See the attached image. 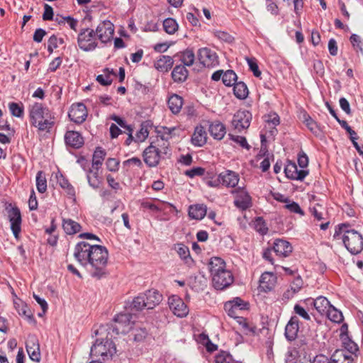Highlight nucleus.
<instances>
[{"instance_id":"f257e3e1","label":"nucleus","mask_w":363,"mask_h":363,"mask_svg":"<svg viewBox=\"0 0 363 363\" xmlns=\"http://www.w3.org/2000/svg\"><path fill=\"white\" fill-rule=\"evenodd\" d=\"M74 257L82 266L89 264V272L93 278L101 279L108 275V252L105 247L80 242L75 246Z\"/></svg>"},{"instance_id":"f03ea898","label":"nucleus","mask_w":363,"mask_h":363,"mask_svg":"<svg viewBox=\"0 0 363 363\" xmlns=\"http://www.w3.org/2000/svg\"><path fill=\"white\" fill-rule=\"evenodd\" d=\"M30 122L40 131L50 132L55 124L54 113L43 103L35 102L28 106Z\"/></svg>"},{"instance_id":"7ed1b4c3","label":"nucleus","mask_w":363,"mask_h":363,"mask_svg":"<svg viewBox=\"0 0 363 363\" xmlns=\"http://www.w3.org/2000/svg\"><path fill=\"white\" fill-rule=\"evenodd\" d=\"M349 225H339L335 231L334 238H341L345 247L352 254L356 255L363 250V238L360 233L355 230H350Z\"/></svg>"},{"instance_id":"20e7f679","label":"nucleus","mask_w":363,"mask_h":363,"mask_svg":"<svg viewBox=\"0 0 363 363\" xmlns=\"http://www.w3.org/2000/svg\"><path fill=\"white\" fill-rule=\"evenodd\" d=\"M111 339L108 335L105 340L97 339L91 347V356L101 357L103 361L111 359L116 353V344Z\"/></svg>"},{"instance_id":"39448f33","label":"nucleus","mask_w":363,"mask_h":363,"mask_svg":"<svg viewBox=\"0 0 363 363\" xmlns=\"http://www.w3.org/2000/svg\"><path fill=\"white\" fill-rule=\"evenodd\" d=\"M164 135L162 136V139L157 138V140L155 141H152L143 151V160L147 166L150 167H156L160 162L162 155L167 154V145L164 147L162 149H160L158 147V146H160V143H163L164 144Z\"/></svg>"},{"instance_id":"423d86ee","label":"nucleus","mask_w":363,"mask_h":363,"mask_svg":"<svg viewBox=\"0 0 363 363\" xmlns=\"http://www.w3.org/2000/svg\"><path fill=\"white\" fill-rule=\"evenodd\" d=\"M133 318V315L130 313L118 314L114 318L113 323L106 329L108 335L113 338L114 335L128 333L133 329L135 323Z\"/></svg>"},{"instance_id":"0eeeda50","label":"nucleus","mask_w":363,"mask_h":363,"mask_svg":"<svg viewBox=\"0 0 363 363\" xmlns=\"http://www.w3.org/2000/svg\"><path fill=\"white\" fill-rule=\"evenodd\" d=\"M95 37V32L93 29L83 28L80 30L77 43L80 49L89 52L95 50L98 46Z\"/></svg>"},{"instance_id":"6e6552de","label":"nucleus","mask_w":363,"mask_h":363,"mask_svg":"<svg viewBox=\"0 0 363 363\" xmlns=\"http://www.w3.org/2000/svg\"><path fill=\"white\" fill-rule=\"evenodd\" d=\"M95 37L102 43H106L111 40L114 33L113 24L110 21H104L96 28Z\"/></svg>"},{"instance_id":"1a4fd4ad","label":"nucleus","mask_w":363,"mask_h":363,"mask_svg":"<svg viewBox=\"0 0 363 363\" xmlns=\"http://www.w3.org/2000/svg\"><path fill=\"white\" fill-rule=\"evenodd\" d=\"M198 59L206 67H213L218 65V55L216 52L208 48H202L198 50Z\"/></svg>"},{"instance_id":"9d476101","label":"nucleus","mask_w":363,"mask_h":363,"mask_svg":"<svg viewBox=\"0 0 363 363\" xmlns=\"http://www.w3.org/2000/svg\"><path fill=\"white\" fill-rule=\"evenodd\" d=\"M251 120L252 113L250 111L246 110H240L234 115L232 121V125L234 126L235 130L238 132H241L242 130L249 128Z\"/></svg>"},{"instance_id":"9b49d317","label":"nucleus","mask_w":363,"mask_h":363,"mask_svg":"<svg viewBox=\"0 0 363 363\" xmlns=\"http://www.w3.org/2000/svg\"><path fill=\"white\" fill-rule=\"evenodd\" d=\"M6 210L7 211L8 217L11 223V229L15 238H18L21 230V215L20 210L17 207H11V205L7 206Z\"/></svg>"},{"instance_id":"f8f14e48","label":"nucleus","mask_w":363,"mask_h":363,"mask_svg":"<svg viewBox=\"0 0 363 363\" xmlns=\"http://www.w3.org/2000/svg\"><path fill=\"white\" fill-rule=\"evenodd\" d=\"M233 280L232 273L227 269L223 270L212 277L213 285L217 290H223L233 284Z\"/></svg>"},{"instance_id":"ddd939ff","label":"nucleus","mask_w":363,"mask_h":363,"mask_svg":"<svg viewBox=\"0 0 363 363\" xmlns=\"http://www.w3.org/2000/svg\"><path fill=\"white\" fill-rule=\"evenodd\" d=\"M88 111L86 106L82 103L72 104L69 111V118L75 123L81 124L86 118Z\"/></svg>"},{"instance_id":"4468645a","label":"nucleus","mask_w":363,"mask_h":363,"mask_svg":"<svg viewBox=\"0 0 363 363\" xmlns=\"http://www.w3.org/2000/svg\"><path fill=\"white\" fill-rule=\"evenodd\" d=\"M26 347L30 359L39 362L40 360V345L38 339L35 335H28Z\"/></svg>"},{"instance_id":"2eb2a0df","label":"nucleus","mask_w":363,"mask_h":363,"mask_svg":"<svg viewBox=\"0 0 363 363\" xmlns=\"http://www.w3.org/2000/svg\"><path fill=\"white\" fill-rule=\"evenodd\" d=\"M168 303L173 313L178 317H184L189 313L186 305L177 296H170L168 299Z\"/></svg>"},{"instance_id":"dca6fc26","label":"nucleus","mask_w":363,"mask_h":363,"mask_svg":"<svg viewBox=\"0 0 363 363\" xmlns=\"http://www.w3.org/2000/svg\"><path fill=\"white\" fill-rule=\"evenodd\" d=\"M284 173L286 177L290 179L302 181L308 175V171L298 170L294 162H289L284 168Z\"/></svg>"},{"instance_id":"f3484780","label":"nucleus","mask_w":363,"mask_h":363,"mask_svg":"<svg viewBox=\"0 0 363 363\" xmlns=\"http://www.w3.org/2000/svg\"><path fill=\"white\" fill-rule=\"evenodd\" d=\"M299 320L296 315L292 316L285 327V337L289 341L296 340L299 330Z\"/></svg>"},{"instance_id":"a211bd4d","label":"nucleus","mask_w":363,"mask_h":363,"mask_svg":"<svg viewBox=\"0 0 363 363\" xmlns=\"http://www.w3.org/2000/svg\"><path fill=\"white\" fill-rule=\"evenodd\" d=\"M272 249L277 255L283 257L289 256L292 252L291 245L288 241L282 239L275 240Z\"/></svg>"},{"instance_id":"6ab92c4d","label":"nucleus","mask_w":363,"mask_h":363,"mask_svg":"<svg viewBox=\"0 0 363 363\" xmlns=\"http://www.w3.org/2000/svg\"><path fill=\"white\" fill-rule=\"evenodd\" d=\"M330 363H357V359L343 349L336 350L330 357Z\"/></svg>"},{"instance_id":"aec40b11","label":"nucleus","mask_w":363,"mask_h":363,"mask_svg":"<svg viewBox=\"0 0 363 363\" xmlns=\"http://www.w3.org/2000/svg\"><path fill=\"white\" fill-rule=\"evenodd\" d=\"M65 143L74 148H79L84 144V138L79 132L69 130L65 135Z\"/></svg>"},{"instance_id":"412c9836","label":"nucleus","mask_w":363,"mask_h":363,"mask_svg":"<svg viewBox=\"0 0 363 363\" xmlns=\"http://www.w3.org/2000/svg\"><path fill=\"white\" fill-rule=\"evenodd\" d=\"M146 303L147 309H152L158 305L162 300V296L157 290H148L143 294Z\"/></svg>"},{"instance_id":"4be33fe9","label":"nucleus","mask_w":363,"mask_h":363,"mask_svg":"<svg viewBox=\"0 0 363 363\" xmlns=\"http://www.w3.org/2000/svg\"><path fill=\"white\" fill-rule=\"evenodd\" d=\"M234 204L238 208L244 211L252 206V199L250 196L246 191L240 190L238 191L234 201Z\"/></svg>"},{"instance_id":"5701e85b","label":"nucleus","mask_w":363,"mask_h":363,"mask_svg":"<svg viewBox=\"0 0 363 363\" xmlns=\"http://www.w3.org/2000/svg\"><path fill=\"white\" fill-rule=\"evenodd\" d=\"M341 340L342 346L345 348L344 350L347 352V354H352L353 357L357 359V352H359L357 345L349 337L347 334H342Z\"/></svg>"},{"instance_id":"b1692460","label":"nucleus","mask_w":363,"mask_h":363,"mask_svg":"<svg viewBox=\"0 0 363 363\" xmlns=\"http://www.w3.org/2000/svg\"><path fill=\"white\" fill-rule=\"evenodd\" d=\"M208 265L211 277L225 269V262L223 259L218 257H213L211 258Z\"/></svg>"},{"instance_id":"393cba45","label":"nucleus","mask_w":363,"mask_h":363,"mask_svg":"<svg viewBox=\"0 0 363 363\" xmlns=\"http://www.w3.org/2000/svg\"><path fill=\"white\" fill-rule=\"evenodd\" d=\"M174 60L172 57L162 55L155 62L154 66L160 72H168L173 66Z\"/></svg>"},{"instance_id":"a878e982","label":"nucleus","mask_w":363,"mask_h":363,"mask_svg":"<svg viewBox=\"0 0 363 363\" xmlns=\"http://www.w3.org/2000/svg\"><path fill=\"white\" fill-rule=\"evenodd\" d=\"M222 184L226 186L235 187L239 182V176L234 172L228 170L220 174Z\"/></svg>"},{"instance_id":"bb28decb","label":"nucleus","mask_w":363,"mask_h":363,"mask_svg":"<svg viewBox=\"0 0 363 363\" xmlns=\"http://www.w3.org/2000/svg\"><path fill=\"white\" fill-rule=\"evenodd\" d=\"M208 131L215 139L221 140L225 134V128L219 121H214L209 124Z\"/></svg>"},{"instance_id":"cd10ccee","label":"nucleus","mask_w":363,"mask_h":363,"mask_svg":"<svg viewBox=\"0 0 363 363\" xmlns=\"http://www.w3.org/2000/svg\"><path fill=\"white\" fill-rule=\"evenodd\" d=\"M189 72L182 65H177L172 72V77L174 82L182 83L188 77Z\"/></svg>"},{"instance_id":"c85d7f7f","label":"nucleus","mask_w":363,"mask_h":363,"mask_svg":"<svg viewBox=\"0 0 363 363\" xmlns=\"http://www.w3.org/2000/svg\"><path fill=\"white\" fill-rule=\"evenodd\" d=\"M206 135L205 128L201 125L197 126L191 138L192 143L200 147L206 143Z\"/></svg>"},{"instance_id":"c756f323","label":"nucleus","mask_w":363,"mask_h":363,"mask_svg":"<svg viewBox=\"0 0 363 363\" xmlns=\"http://www.w3.org/2000/svg\"><path fill=\"white\" fill-rule=\"evenodd\" d=\"M207 213L206 206L204 204H196L189 206V216L194 219L201 220Z\"/></svg>"},{"instance_id":"7c9ffc66","label":"nucleus","mask_w":363,"mask_h":363,"mask_svg":"<svg viewBox=\"0 0 363 363\" xmlns=\"http://www.w3.org/2000/svg\"><path fill=\"white\" fill-rule=\"evenodd\" d=\"M313 304L317 311L321 315H325L331 306L330 301L322 296L313 300Z\"/></svg>"},{"instance_id":"2f4dec72","label":"nucleus","mask_w":363,"mask_h":363,"mask_svg":"<svg viewBox=\"0 0 363 363\" xmlns=\"http://www.w3.org/2000/svg\"><path fill=\"white\" fill-rule=\"evenodd\" d=\"M62 228L67 235H74L81 230V225L70 218H63Z\"/></svg>"},{"instance_id":"473e14b6","label":"nucleus","mask_w":363,"mask_h":363,"mask_svg":"<svg viewBox=\"0 0 363 363\" xmlns=\"http://www.w3.org/2000/svg\"><path fill=\"white\" fill-rule=\"evenodd\" d=\"M276 280L275 276L271 272H264L262 274L259 282L260 287L267 291H270L274 285Z\"/></svg>"},{"instance_id":"72a5a7b5","label":"nucleus","mask_w":363,"mask_h":363,"mask_svg":"<svg viewBox=\"0 0 363 363\" xmlns=\"http://www.w3.org/2000/svg\"><path fill=\"white\" fill-rule=\"evenodd\" d=\"M167 104L171 111L177 114L180 112L183 106V99L177 94H172L169 98Z\"/></svg>"},{"instance_id":"f704fd0d","label":"nucleus","mask_w":363,"mask_h":363,"mask_svg":"<svg viewBox=\"0 0 363 363\" xmlns=\"http://www.w3.org/2000/svg\"><path fill=\"white\" fill-rule=\"evenodd\" d=\"M174 249L181 259H182L186 264L189 265L193 262V259L190 255L189 249L187 246L182 243H179L175 245Z\"/></svg>"},{"instance_id":"c9c22d12","label":"nucleus","mask_w":363,"mask_h":363,"mask_svg":"<svg viewBox=\"0 0 363 363\" xmlns=\"http://www.w3.org/2000/svg\"><path fill=\"white\" fill-rule=\"evenodd\" d=\"M106 153L101 147H97L94 152L92 158V169L99 171L100 166L105 158Z\"/></svg>"},{"instance_id":"e433bc0d","label":"nucleus","mask_w":363,"mask_h":363,"mask_svg":"<svg viewBox=\"0 0 363 363\" xmlns=\"http://www.w3.org/2000/svg\"><path fill=\"white\" fill-rule=\"evenodd\" d=\"M233 86V92L238 99H245L247 97L248 89L243 82H236Z\"/></svg>"},{"instance_id":"4c0bfd02","label":"nucleus","mask_w":363,"mask_h":363,"mask_svg":"<svg viewBox=\"0 0 363 363\" xmlns=\"http://www.w3.org/2000/svg\"><path fill=\"white\" fill-rule=\"evenodd\" d=\"M303 123L310 130V131L315 136H318L321 133V130L317 123L306 113H303Z\"/></svg>"},{"instance_id":"58836bf2","label":"nucleus","mask_w":363,"mask_h":363,"mask_svg":"<svg viewBox=\"0 0 363 363\" xmlns=\"http://www.w3.org/2000/svg\"><path fill=\"white\" fill-rule=\"evenodd\" d=\"M104 74H99L96 77V81L103 86H108L112 83V79L111 75H116L113 70H109L108 68H106L104 70Z\"/></svg>"},{"instance_id":"ea45409f","label":"nucleus","mask_w":363,"mask_h":363,"mask_svg":"<svg viewBox=\"0 0 363 363\" xmlns=\"http://www.w3.org/2000/svg\"><path fill=\"white\" fill-rule=\"evenodd\" d=\"M150 127L149 122L145 121L140 125V129L137 132L135 138V141L137 143L143 142L149 135L148 128Z\"/></svg>"},{"instance_id":"a19ab883","label":"nucleus","mask_w":363,"mask_h":363,"mask_svg":"<svg viewBox=\"0 0 363 363\" xmlns=\"http://www.w3.org/2000/svg\"><path fill=\"white\" fill-rule=\"evenodd\" d=\"M325 315H326L331 321L335 323H340L343 320L342 312L335 308L333 305L330 306L328 311H327Z\"/></svg>"},{"instance_id":"79ce46f5","label":"nucleus","mask_w":363,"mask_h":363,"mask_svg":"<svg viewBox=\"0 0 363 363\" xmlns=\"http://www.w3.org/2000/svg\"><path fill=\"white\" fill-rule=\"evenodd\" d=\"M311 214L317 220L325 219L327 215L325 208L319 203L315 204L313 207H310Z\"/></svg>"},{"instance_id":"37998d69","label":"nucleus","mask_w":363,"mask_h":363,"mask_svg":"<svg viewBox=\"0 0 363 363\" xmlns=\"http://www.w3.org/2000/svg\"><path fill=\"white\" fill-rule=\"evenodd\" d=\"M238 77L235 72L231 69L225 72L222 77V81L225 86H230L236 83Z\"/></svg>"},{"instance_id":"c03bdc74","label":"nucleus","mask_w":363,"mask_h":363,"mask_svg":"<svg viewBox=\"0 0 363 363\" xmlns=\"http://www.w3.org/2000/svg\"><path fill=\"white\" fill-rule=\"evenodd\" d=\"M36 186L40 193H44L47 190V180L43 171H39L36 175Z\"/></svg>"},{"instance_id":"a18cd8bd","label":"nucleus","mask_w":363,"mask_h":363,"mask_svg":"<svg viewBox=\"0 0 363 363\" xmlns=\"http://www.w3.org/2000/svg\"><path fill=\"white\" fill-rule=\"evenodd\" d=\"M195 60V55L193 50L186 49L182 53L181 61L183 63L182 65L191 66L194 64Z\"/></svg>"},{"instance_id":"49530a36","label":"nucleus","mask_w":363,"mask_h":363,"mask_svg":"<svg viewBox=\"0 0 363 363\" xmlns=\"http://www.w3.org/2000/svg\"><path fill=\"white\" fill-rule=\"evenodd\" d=\"M163 27L167 33L174 34L178 29V24L174 18H168L164 21Z\"/></svg>"},{"instance_id":"de8ad7c7","label":"nucleus","mask_w":363,"mask_h":363,"mask_svg":"<svg viewBox=\"0 0 363 363\" xmlns=\"http://www.w3.org/2000/svg\"><path fill=\"white\" fill-rule=\"evenodd\" d=\"M9 108L12 116L18 118L23 117L24 108L23 104L20 106L18 103L11 102L9 104Z\"/></svg>"},{"instance_id":"09e8293b","label":"nucleus","mask_w":363,"mask_h":363,"mask_svg":"<svg viewBox=\"0 0 363 363\" xmlns=\"http://www.w3.org/2000/svg\"><path fill=\"white\" fill-rule=\"evenodd\" d=\"M63 38H58L55 35H52L48 40V51L50 54L52 53L54 49L58 48L59 45L64 44Z\"/></svg>"},{"instance_id":"8fccbe9b","label":"nucleus","mask_w":363,"mask_h":363,"mask_svg":"<svg viewBox=\"0 0 363 363\" xmlns=\"http://www.w3.org/2000/svg\"><path fill=\"white\" fill-rule=\"evenodd\" d=\"M89 172V174L87 175L89 184L94 189H98L101 184V181L98 177V171L91 169Z\"/></svg>"},{"instance_id":"3c124183","label":"nucleus","mask_w":363,"mask_h":363,"mask_svg":"<svg viewBox=\"0 0 363 363\" xmlns=\"http://www.w3.org/2000/svg\"><path fill=\"white\" fill-rule=\"evenodd\" d=\"M131 308L135 311H141L146 308V303L143 294H139L133 299L132 301Z\"/></svg>"},{"instance_id":"603ef678","label":"nucleus","mask_w":363,"mask_h":363,"mask_svg":"<svg viewBox=\"0 0 363 363\" xmlns=\"http://www.w3.org/2000/svg\"><path fill=\"white\" fill-rule=\"evenodd\" d=\"M58 182L62 188L67 189V194L69 195H75V191L73 186L69 183L68 180L65 179L62 175H61L60 177L58 179Z\"/></svg>"},{"instance_id":"864d4df0","label":"nucleus","mask_w":363,"mask_h":363,"mask_svg":"<svg viewBox=\"0 0 363 363\" xmlns=\"http://www.w3.org/2000/svg\"><path fill=\"white\" fill-rule=\"evenodd\" d=\"M255 227L256 230L260 234L265 235L267 233L268 228L266 226V223L262 218L258 217L256 218Z\"/></svg>"},{"instance_id":"5fc2aeb1","label":"nucleus","mask_w":363,"mask_h":363,"mask_svg":"<svg viewBox=\"0 0 363 363\" xmlns=\"http://www.w3.org/2000/svg\"><path fill=\"white\" fill-rule=\"evenodd\" d=\"M231 303L226 302L224 305V309L228 315L233 318H240V314L241 312L237 309V308L234 307Z\"/></svg>"},{"instance_id":"6e6d98bb","label":"nucleus","mask_w":363,"mask_h":363,"mask_svg":"<svg viewBox=\"0 0 363 363\" xmlns=\"http://www.w3.org/2000/svg\"><path fill=\"white\" fill-rule=\"evenodd\" d=\"M286 209H288L291 213H298L301 216L304 215L303 211L301 208L300 206L295 201H288L285 206Z\"/></svg>"},{"instance_id":"4d7b16f0","label":"nucleus","mask_w":363,"mask_h":363,"mask_svg":"<svg viewBox=\"0 0 363 363\" xmlns=\"http://www.w3.org/2000/svg\"><path fill=\"white\" fill-rule=\"evenodd\" d=\"M18 313L21 315H24L30 323H35L33 313L26 305L22 306L21 308L18 311Z\"/></svg>"},{"instance_id":"13d9d810","label":"nucleus","mask_w":363,"mask_h":363,"mask_svg":"<svg viewBox=\"0 0 363 363\" xmlns=\"http://www.w3.org/2000/svg\"><path fill=\"white\" fill-rule=\"evenodd\" d=\"M247 64L250 69L253 72V74L256 77H259L261 75V72L259 69L258 65L254 58H247Z\"/></svg>"},{"instance_id":"bf43d9fd","label":"nucleus","mask_w":363,"mask_h":363,"mask_svg":"<svg viewBox=\"0 0 363 363\" xmlns=\"http://www.w3.org/2000/svg\"><path fill=\"white\" fill-rule=\"evenodd\" d=\"M229 136L233 141L239 144L242 147H245L247 150L250 149V147L247 144V140L245 137L240 135H234L232 134H229Z\"/></svg>"},{"instance_id":"052dcab7","label":"nucleus","mask_w":363,"mask_h":363,"mask_svg":"<svg viewBox=\"0 0 363 363\" xmlns=\"http://www.w3.org/2000/svg\"><path fill=\"white\" fill-rule=\"evenodd\" d=\"M214 35L218 39L226 43H232L234 40L233 37L231 35L225 31L216 30L214 32Z\"/></svg>"},{"instance_id":"680f3d73","label":"nucleus","mask_w":363,"mask_h":363,"mask_svg":"<svg viewBox=\"0 0 363 363\" xmlns=\"http://www.w3.org/2000/svg\"><path fill=\"white\" fill-rule=\"evenodd\" d=\"M204 173L205 169L198 167L191 169L186 170L184 174L190 178H193L196 176H202Z\"/></svg>"},{"instance_id":"e2e57ef3","label":"nucleus","mask_w":363,"mask_h":363,"mask_svg":"<svg viewBox=\"0 0 363 363\" xmlns=\"http://www.w3.org/2000/svg\"><path fill=\"white\" fill-rule=\"evenodd\" d=\"M228 303H231L230 305L237 308L240 312L247 308V303L239 297L235 298L233 300L228 301Z\"/></svg>"},{"instance_id":"0e129e2a","label":"nucleus","mask_w":363,"mask_h":363,"mask_svg":"<svg viewBox=\"0 0 363 363\" xmlns=\"http://www.w3.org/2000/svg\"><path fill=\"white\" fill-rule=\"evenodd\" d=\"M338 123L350 134L351 140H357L356 132L351 128L346 121L338 120Z\"/></svg>"},{"instance_id":"69168bd1","label":"nucleus","mask_w":363,"mask_h":363,"mask_svg":"<svg viewBox=\"0 0 363 363\" xmlns=\"http://www.w3.org/2000/svg\"><path fill=\"white\" fill-rule=\"evenodd\" d=\"M53 15H54V13H53L52 8L50 5L45 4L44 5V13L43 14V19L44 21L52 20Z\"/></svg>"},{"instance_id":"338daca9","label":"nucleus","mask_w":363,"mask_h":363,"mask_svg":"<svg viewBox=\"0 0 363 363\" xmlns=\"http://www.w3.org/2000/svg\"><path fill=\"white\" fill-rule=\"evenodd\" d=\"M294 312L300 315L301 318H303V319L305 320H310L311 319V317L309 315V314L307 313V311L302 307L300 305L298 304H296L295 306H294Z\"/></svg>"},{"instance_id":"774afa93","label":"nucleus","mask_w":363,"mask_h":363,"mask_svg":"<svg viewBox=\"0 0 363 363\" xmlns=\"http://www.w3.org/2000/svg\"><path fill=\"white\" fill-rule=\"evenodd\" d=\"M147 334L148 332L145 328L136 329L134 334V340L138 342L142 341L146 337Z\"/></svg>"}]
</instances>
